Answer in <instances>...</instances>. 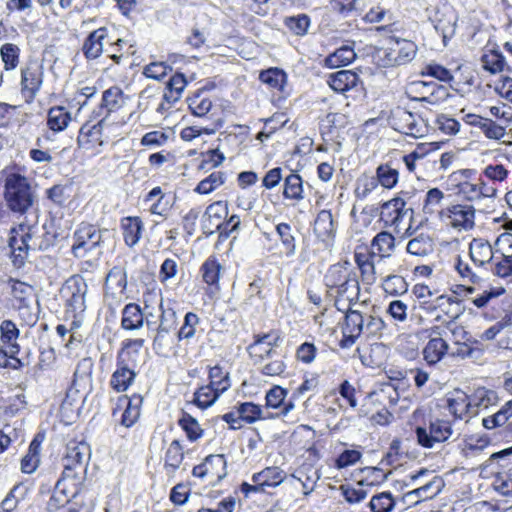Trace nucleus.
Returning <instances> with one entry per match:
<instances>
[{
  "instance_id": "44",
  "label": "nucleus",
  "mask_w": 512,
  "mask_h": 512,
  "mask_svg": "<svg viewBox=\"0 0 512 512\" xmlns=\"http://www.w3.org/2000/svg\"><path fill=\"white\" fill-rule=\"evenodd\" d=\"M174 339L171 331L156 328L153 338V349L158 355H167L173 347Z\"/></svg>"
},
{
  "instance_id": "16",
  "label": "nucleus",
  "mask_w": 512,
  "mask_h": 512,
  "mask_svg": "<svg viewBox=\"0 0 512 512\" xmlns=\"http://www.w3.org/2000/svg\"><path fill=\"white\" fill-rule=\"evenodd\" d=\"M228 206L225 201H216L210 204L203 215L202 228L204 233L212 234L217 230L223 218L227 217Z\"/></svg>"
},
{
  "instance_id": "2",
  "label": "nucleus",
  "mask_w": 512,
  "mask_h": 512,
  "mask_svg": "<svg viewBox=\"0 0 512 512\" xmlns=\"http://www.w3.org/2000/svg\"><path fill=\"white\" fill-rule=\"evenodd\" d=\"M144 343V339H129L123 342V347L117 356L116 370L110 379V386L116 392H125L134 383L137 372L136 359L132 354H137Z\"/></svg>"
},
{
  "instance_id": "1",
  "label": "nucleus",
  "mask_w": 512,
  "mask_h": 512,
  "mask_svg": "<svg viewBox=\"0 0 512 512\" xmlns=\"http://www.w3.org/2000/svg\"><path fill=\"white\" fill-rule=\"evenodd\" d=\"M91 457L89 444L84 440H70L62 458L63 472L61 478L71 481L74 486L72 496H77L85 479L87 466Z\"/></svg>"
},
{
  "instance_id": "10",
  "label": "nucleus",
  "mask_w": 512,
  "mask_h": 512,
  "mask_svg": "<svg viewBox=\"0 0 512 512\" xmlns=\"http://www.w3.org/2000/svg\"><path fill=\"white\" fill-rule=\"evenodd\" d=\"M66 297V307L74 316L81 314L86 309L85 295L87 284L80 278L69 279L62 289Z\"/></svg>"
},
{
  "instance_id": "37",
  "label": "nucleus",
  "mask_w": 512,
  "mask_h": 512,
  "mask_svg": "<svg viewBox=\"0 0 512 512\" xmlns=\"http://www.w3.org/2000/svg\"><path fill=\"white\" fill-rule=\"evenodd\" d=\"M187 85V80L182 73H176L173 75L166 85V90L163 94V99L168 104H173L177 102L182 92L184 91L185 87Z\"/></svg>"
},
{
  "instance_id": "22",
  "label": "nucleus",
  "mask_w": 512,
  "mask_h": 512,
  "mask_svg": "<svg viewBox=\"0 0 512 512\" xmlns=\"http://www.w3.org/2000/svg\"><path fill=\"white\" fill-rule=\"evenodd\" d=\"M447 408L449 412L458 419H462L465 415H476L477 409H474L471 398L462 391H457L453 397L447 399Z\"/></svg>"
},
{
  "instance_id": "7",
  "label": "nucleus",
  "mask_w": 512,
  "mask_h": 512,
  "mask_svg": "<svg viewBox=\"0 0 512 512\" xmlns=\"http://www.w3.org/2000/svg\"><path fill=\"white\" fill-rule=\"evenodd\" d=\"M253 338V342L247 347V352L255 365L272 358L276 353L275 348L281 342V337L277 332L256 334Z\"/></svg>"
},
{
  "instance_id": "3",
  "label": "nucleus",
  "mask_w": 512,
  "mask_h": 512,
  "mask_svg": "<svg viewBox=\"0 0 512 512\" xmlns=\"http://www.w3.org/2000/svg\"><path fill=\"white\" fill-rule=\"evenodd\" d=\"M4 199L12 212L25 214L33 207L36 195L27 177L10 173L4 181Z\"/></svg>"
},
{
  "instance_id": "31",
  "label": "nucleus",
  "mask_w": 512,
  "mask_h": 512,
  "mask_svg": "<svg viewBox=\"0 0 512 512\" xmlns=\"http://www.w3.org/2000/svg\"><path fill=\"white\" fill-rule=\"evenodd\" d=\"M123 399L127 405L122 413L121 425L129 428L132 427L140 417V407L143 402V397L140 394H133L130 398L126 396Z\"/></svg>"
},
{
  "instance_id": "41",
  "label": "nucleus",
  "mask_w": 512,
  "mask_h": 512,
  "mask_svg": "<svg viewBox=\"0 0 512 512\" xmlns=\"http://www.w3.org/2000/svg\"><path fill=\"white\" fill-rule=\"evenodd\" d=\"M283 196L297 201L303 199V181L300 175L290 173L285 178Z\"/></svg>"
},
{
  "instance_id": "29",
  "label": "nucleus",
  "mask_w": 512,
  "mask_h": 512,
  "mask_svg": "<svg viewBox=\"0 0 512 512\" xmlns=\"http://www.w3.org/2000/svg\"><path fill=\"white\" fill-rule=\"evenodd\" d=\"M448 343L441 337H432L423 349V358L428 365L440 362L448 351Z\"/></svg>"
},
{
  "instance_id": "45",
  "label": "nucleus",
  "mask_w": 512,
  "mask_h": 512,
  "mask_svg": "<svg viewBox=\"0 0 512 512\" xmlns=\"http://www.w3.org/2000/svg\"><path fill=\"white\" fill-rule=\"evenodd\" d=\"M259 79L271 88L283 91L286 84L287 75L283 70L279 68H270L268 70L262 71L259 75Z\"/></svg>"
},
{
  "instance_id": "4",
  "label": "nucleus",
  "mask_w": 512,
  "mask_h": 512,
  "mask_svg": "<svg viewBox=\"0 0 512 512\" xmlns=\"http://www.w3.org/2000/svg\"><path fill=\"white\" fill-rule=\"evenodd\" d=\"M9 246L12 250L13 264L17 267H21L25 263L29 251H40L47 248L38 235V228L26 223H20L11 228Z\"/></svg>"
},
{
  "instance_id": "43",
  "label": "nucleus",
  "mask_w": 512,
  "mask_h": 512,
  "mask_svg": "<svg viewBox=\"0 0 512 512\" xmlns=\"http://www.w3.org/2000/svg\"><path fill=\"white\" fill-rule=\"evenodd\" d=\"M184 459L183 447L178 440H173L165 453V467L170 472H175Z\"/></svg>"
},
{
  "instance_id": "9",
  "label": "nucleus",
  "mask_w": 512,
  "mask_h": 512,
  "mask_svg": "<svg viewBox=\"0 0 512 512\" xmlns=\"http://www.w3.org/2000/svg\"><path fill=\"white\" fill-rule=\"evenodd\" d=\"M106 125V116L100 118L96 124H84L77 137V144L79 148L93 153H99L101 148L100 146L104 144L103 130Z\"/></svg>"
},
{
  "instance_id": "63",
  "label": "nucleus",
  "mask_w": 512,
  "mask_h": 512,
  "mask_svg": "<svg viewBox=\"0 0 512 512\" xmlns=\"http://www.w3.org/2000/svg\"><path fill=\"white\" fill-rule=\"evenodd\" d=\"M70 187L67 185L56 184L46 190L47 198L55 205L62 207L69 198Z\"/></svg>"
},
{
  "instance_id": "18",
  "label": "nucleus",
  "mask_w": 512,
  "mask_h": 512,
  "mask_svg": "<svg viewBox=\"0 0 512 512\" xmlns=\"http://www.w3.org/2000/svg\"><path fill=\"white\" fill-rule=\"evenodd\" d=\"M74 486L71 485V481L60 478L55 486V491L47 502L48 512H57L65 504L69 503L71 499L76 496H72Z\"/></svg>"
},
{
  "instance_id": "57",
  "label": "nucleus",
  "mask_w": 512,
  "mask_h": 512,
  "mask_svg": "<svg viewBox=\"0 0 512 512\" xmlns=\"http://www.w3.org/2000/svg\"><path fill=\"white\" fill-rule=\"evenodd\" d=\"M497 399L495 391L485 388L477 389L471 398L474 409L477 410L479 408H488L489 406L496 404Z\"/></svg>"
},
{
  "instance_id": "61",
  "label": "nucleus",
  "mask_w": 512,
  "mask_h": 512,
  "mask_svg": "<svg viewBox=\"0 0 512 512\" xmlns=\"http://www.w3.org/2000/svg\"><path fill=\"white\" fill-rule=\"evenodd\" d=\"M208 470L211 469L209 475L222 479L226 476V459L224 455H209L205 458Z\"/></svg>"
},
{
  "instance_id": "54",
  "label": "nucleus",
  "mask_w": 512,
  "mask_h": 512,
  "mask_svg": "<svg viewBox=\"0 0 512 512\" xmlns=\"http://www.w3.org/2000/svg\"><path fill=\"white\" fill-rule=\"evenodd\" d=\"M209 385L200 387L194 394V402L202 409L211 406L221 395Z\"/></svg>"
},
{
  "instance_id": "56",
  "label": "nucleus",
  "mask_w": 512,
  "mask_h": 512,
  "mask_svg": "<svg viewBox=\"0 0 512 512\" xmlns=\"http://www.w3.org/2000/svg\"><path fill=\"white\" fill-rule=\"evenodd\" d=\"M378 182L387 189L395 187L398 182V170L391 168L389 165H380L376 170Z\"/></svg>"
},
{
  "instance_id": "32",
  "label": "nucleus",
  "mask_w": 512,
  "mask_h": 512,
  "mask_svg": "<svg viewBox=\"0 0 512 512\" xmlns=\"http://www.w3.org/2000/svg\"><path fill=\"white\" fill-rule=\"evenodd\" d=\"M223 267L215 256L208 257L200 267L203 281L212 287L218 288Z\"/></svg>"
},
{
  "instance_id": "24",
  "label": "nucleus",
  "mask_w": 512,
  "mask_h": 512,
  "mask_svg": "<svg viewBox=\"0 0 512 512\" xmlns=\"http://www.w3.org/2000/svg\"><path fill=\"white\" fill-rule=\"evenodd\" d=\"M395 249L394 236L386 231L378 233L371 242V257H377L378 262L391 256Z\"/></svg>"
},
{
  "instance_id": "13",
  "label": "nucleus",
  "mask_w": 512,
  "mask_h": 512,
  "mask_svg": "<svg viewBox=\"0 0 512 512\" xmlns=\"http://www.w3.org/2000/svg\"><path fill=\"white\" fill-rule=\"evenodd\" d=\"M128 100L129 96L125 95L120 87L112 86L103 92L100 107L94 113L100 118L106 116L107 120L110 113L124 107Z\"/></svg>"
},
{
  "instance_id": "46",
  "label": "nucleus",
  "mask_w": 512,
  "mask_h": 512,
  "mask_svg": "<svg viewBox=\"0 0 512 512\" xmlns=\"http://www.w3.org/2000/svg\"><path fill=\"white\" fill-rule=\"evenodd\" d=\"M482 67L491 74L505 70V57L499 51L492 50L481 57Z\"/></svg>"
},
{
  "instance_id": "30",
  "label": "nucleus",
  "mask_w": 512,
  "mask_h": 512,
  "mask_svg": "<svg viewBox=\"0 0 512 512\" xmlns=\"http://www.w3.org/2000/svg\"><path fill=\"white\" fill-rule=\"evenodd\" d=\"M144 324V314L136 303L125 305L122 311L121 326L125 330H138Z\"/></svg>"
},
{
  "instance_id": "38",
  "label": "nucleus",
  "mask_w": 512,
  "mask_h": 512,
  "mask_svg": "<svg viewBox=\"0 0 512 512\" xmlns=\"http://www.w3.org/2000/svg\"><path fill=\"white\" fill-rule=\"evenodd\" d=\"M41 441L34 438L28 447L26 455L21 460V471L26 474H32L36 471L40 463Z\"/></svg>"
},
{
  "instance_id": "20",
  "label": "nucleus",
  "mask_w": 512,
  "mask_h": 512,
  "mask_svg": "<svg viewBox=\"0 0 512 512\" xmlns=\"http://www.w3.org/2000/svg\"><path fill=\"white\" fill-rule=\"evenodd\" d=\"M430 19L433 22L435 30L442 36L444 43L455 34L456 17L450 9L444 11L438 9Z\"/></svg>"
},
{
  "instance_id": "64",
  "label": "nucleus",
  "mask_w": 512,
  "mask_h": 512,
  "mask_svg": "<svg viewBox=\"0 0 512 512\" xmlns=\"http://www.w3.org/2000/svg\"><path fill=\"white\" fill-rule=\"evenodd\" d=\"M510 254L502 255L499 261L493 263L492 272L502 278L512 275V244L509 245Z\"/></svg>"
},
{
  "instance_id": "19",
  "label": "nucleus",
  "mask_w": 512,
  "mask_h": 512,
  "mask_svg": "<svg viewBox=\"0 0 512 512\" xmlns=\"http://www.w3.org/2000/svg\"><path fill=\"white\" fill-rule=\"evenodd\" d=\"M107 36L108 31L105 27L96 29L87 36L82 46V52L86 59H97L103 53L104 40Z\"/></svg>"
},
{
  "instance_id": "50",
  "label": "nucleus",
  "mask_w": 512,
  "mask_h": 512,
  "mask_svg": "<svg viewBox=\"0 0 512 512\" xmlns=\"http://www.w3.org/2000/svg\"><path fill=\"white\" fill-rule=\"evenodd\" d=\"M384 291L390 295H402L407 292L408 284L400 275H387L382 280Z\"/></svg>"
},
{
  "instance_id": "62",
  "label": "nucleus",
  "mask_w": 512,
  "mask_h": 512,
  "mask_svg": "<svg viewBox=\"0 0 512 512\" xmlns=\"http://www.w3.org/2000/svg\"><path fill=\"white\" fill-rule=\"evenodd\" d=\"M413 117L414 114H412L411 112L407 111L404 108L397 107L391 113L390 123L396 131L402 133L405 130V128H407V125L409 124Z\"/></svg>"
},
{
  "instance_id": "11",
  "label": "nucleus",
  "mask_w": 512,
  "mask_h": 512,
  "mask_svg": "<svg viewBox=\"0 0 512 512\" xmlns=\"http://www.w3.org/2000/svg\"><path fill=\"white\" fill-rule=\"evenodd\" d=\"M365 315L358 310L348 309L345 315V324L342 328L343 338L340 341L342 348L352 347L364 332Z\"/></svg>"
},
{
  "instance_id": "40",
  "label": "nucleus",
  "mask_w": 512,
  "mask_h": 512,
  "mask_svg": "<svg viewBox=\"0 0 512 512\" xmlns=\"http://www.w3.org/2000/svg\"><path fill=\"white\" fill-rule=\"evenodd\" d=\"M199 324V316L194 312H187L184 316L183 323L176 334L178 341H189L195 337Z\"/></svg>"
},
{
  "instance_id": "34",
  "label": "nucleus",
  "mask_w": 512,
  "mask_h": 512,
  "mask_svg": "<svg viewBox=\"0 0 512 512\" xmlns=\"http://www.w3.org/2000/svg\"><path fill=\"white\" fill-rule=\"evenodd\" d=\"M356 58L354 48L349 45H344L325 58V65L328 68H338L347 66L352 63Z\"/></svg>"
},
{
  "instance_id": "14",
  "label": "nucleus",
  "mask_w": 512,
  "mask_h": 512,
  "mask_svg": "<svg viewBox=\"0 0 512 512\" xmlns=\"http://www.w3.org/2000/svg\"><path fill=\"white\" fill-rule=\"evenodd\" d=\"M446 216L457 230H470L475 225V209L471 205L456 204L449 207Z\"/></svg>"
},
{
  "instance_id": "23",
  "label": "nucleus",
  "mask_w": 512,
  "mask_h": 512,
  "mask_svg": "<svg viewBox=\"0 0 512 512\" xmlns=\"http://www.w3.org/2000/svg\"><path fill=\"white\" fill-rule=\"evenodd\" d=\"M120 227L125 244L129 247L137 245L144 230V224L141 218L137 216L124 217L121 220Z\"/></svg>"
},
{
  "instance_id": "27",
  "label": "nucleus",
  "mask_w": 512,
  "mask_h": 512,
  "mask_svg": "<svg viewBox=\"0 0 512 512\" xmlns=\"http://www.w3.org/2000/svg\"><path fill=\"white\" fill-rule=\"evenodd\" d=\"M314 233L318 239L325 242L335 236V225L332 213L329 210H321L314 221Z\"/></svg>"
},
{
  "instance_id": "58",
  "label": "nucleus",
  "mask_w": 512,
  "mask_h": 512,
  "mask_svg": "<svg viewBox=\"0 0 512 512\" xmlns=\"http://www.w3.org/2000/svg\"><path fill=\"white\" fill-rule=\"evenodd\" d=\"M433 81H413L407 87V96L414 101L424 102L429 94Z\"/></svg>"
},
{
  "instance_id": "60",
  "label": "nucleus",
  "mask_w": 512,
  "mask_h": 512,
  "mask_svg": "<svg viewBox=\"0 0 512 512\" xmlns=\"http://www.w3.org/2000/svg\"><path fill=\"white\" fill-rule=\"evenodd\" d=\"M404 207L405 200L402 197H395L383 203L380 213L381 220L387 225L393 219V216Z\"/></svg>"
},
{
  "instance_id": "48",
  "label": "nucleus",
  "mask_w": 512,
  "mask_h": 512,
  "mask_svg": "<svg viewBox=\"0 0 512 512\" xmlns=\"http://www.w3.org/2000/svg\"><path fill=\"white\" fill-rule=\"evenodd\" d=\"M276 232L285 248L286 256H293L296 252V241L291 226L287 223H279L276 226Z\"/></svg>"
},
{
  "instance_id": "21",
  "label": "nucleus",
  "mask_w": 512,
  "mask_h": 512,
  "mask_svg": "<svg viewBox=\"0 0 512 512\" xmlns=\"http://www.w3.org/2000/svg\"><path fill=\"white\" fill-rule=\"evenodd\" d=\"M469 255L473 263L479 267L491 264L495 258L492 246L482 238H474L470 242Z\"/></svg>"
},
{
  "instance_id": "17",
  "label": "nucleus",
  "mask_w": 512,
  "mask_h": 512,
  "mask_svg": "<svg viewBox=\"0 0 512 512\" xmlns=\"http://www.w3.org/2000/svg\"><path fill=\"white\" fill-rule=\"evenodd\" d=\"M335 306L340 310L339 305L342 301H347L348 306L356 303L360 296V287L356 273L347 278L335 291Z\"/></svg>"
},
{
  "instance_id": "49",
  "label": "nucleus",
  "mask_w": 512,
  "mask_h": 512,
  "mask_svg": "<svg viewBox=\"0 0 512 512\" xmlns=\"http://www.w3.org/2000/svg\"><path fill=\"white\" fill-rule=\"evenodd\" d=\"M178 425L185 431L187 438L194 442L203 435L198 421L188 413H183L182 417L178 420Z\"/></svg>"
},
{
  "instance_id": "53",
  "label": "nucleus",
  "mask_w": 512,
  "mask_h": 512,
  "mask_svg": "<svg viewBox=\"0 0 512 512\" xmlns=\"http://www.w3.org/2000/svg\"><path fill=\"white\" fill-rule=\"evenodd\" d=\"M225 174L223 172H213L207 178L199 182L195 188V192L199 194H209L225 182Z\"/></svg>"
},
{
  "instance_id": "51",
  "label": "nucleus",
  "mask_w": 512,
  "mask_h": 512,
  "mask_svg": "<svg viewBox=\"0 0 512 512\" xmlns=\"http://www.w3.org/2000/svg\"><path fill=\"white\" fill-rule=\"evenodd\" d=\"M369 507L372 512H391L395 507V500L390 492H382L371 498Z\"/></svg>"
},
{
  "instance_id": "26",
  "label": "nucleus",
  "mask_w": 512,
  "mask_h": 512,
  "mask_svg": "<svg viewBox=\"0 0 512 512\" xmlns=\"http://www.w3.org/2000/svg\"><path fill=\"white\" fill-rule=\"evenodd\" d=\"M444 481L439 476H434L426 484L407 492L403 498H415V503L436 497L443 489Z\"/></svg>"
},
{
  "instance_id": "39",
  "label": "nucleus",
  "mask_w": 512,
  "mask_h": 512,
  "mask_svg": "<svg viewBox=\"0 0 512 512\" xmlns=\"http://www.w3.org/2000/svg\"><path fill=\"white\" fill-rule=\"evenodd\" d=\"M1 340L3 343L8 344L10 357L19 353V345L16 340L19 336V330L16 325L10 320H4L0 326Z\"/></svg>"
},
{
  "instance_id": "52",
  "label": "nucleus",
  "mask_w": 512,
  "mask_h": 512,
  "mask_svg": "<svg viewBox=\"0 0 512 512\" xmlns=\"http://www.w3.org/2000/svg\"><path fill=\"white\" fill-rule=\"evenodd\" d=\"M105 285L111 289L125 290L127 286L125 269L121 266H114L106 276Z\"/></svg>"
},
{
  "instance_id": "28",
  "label": "nucleus",
  "mask_w": 512,
  "mask_h": 512,
  "mask_svg": "<svg viewBox=\"0 0 512 512\" xmlns=\"http://www.w3.org/2000/svg\"><path fill=\"white\" fill-rule=\"evenodd\" d=\"M285 476V472L279 467H266L252 476V482L260 485L265 492L267 487H276L280 485L284 481Z\"/></svg>"
},
{
  "instance_id": "33",
  "label": "nucleus",
  "mask_w": 512,
  "mask_h": 512,
  "mask_svg": "<svg viewBox=\"0 0 512 512\" xmlns=\"http://www.w3.org/2000/svg\"><path fill=\"white\" fill-rule=\"evenodd\" d=\"M434 250L433 239L425 233H420L416 237L410 239L406 246V251L414 256L424 257L432 253Z\"/></svg>"
},
{
  "instance_id": "25",
  "label": "nucleus",
  "mask_w": 512,
  "mask_h": 512,
  "mask_svg": "<svg viewBox=\"0 0 512 512\" xmlns=\"http://www.w3.org/2000/svg\"><path fill=\"white\" fill-rule=\"evenodd\" d=\"M71 121V112L64 106H53L47 112L46 125L53 133L64 131Z\"/></svg>"
},
{
  "instance_id": "15",
  "label": "nucleus",
  "mask_w": 512,
  "mask_h": 512,
  "mask_svg": "<svg viewBox=\"0 0 512 512\" xmlns=\"http://www.w3.org/2000/svg\"><path fill=\"white\" fill-rule=\"evenodd\" d=\"M328 85L335 92L346 95L347 92L358 90L362 84L359 76L350 70H340L329 75Z\"/></svg>"
},
{
  "instance_id": "35",
  "label": "nucleus",
  "mask_w": 512,
  "mask_h": 512,
  "mask_svg": "<svg viewBox=\"0 0 512 512\" xmlns=\"http://www.w3.org/2000/svg\"><path fill=\"white\" fill-rule=\"evenodd\" d=\"M3 285L7 293L21 304H24L30 298L33 291L32 286L12 277L3 281Z\"/></svg>"
},
{
  "instance_id": "36",
  "label": "nucleus",
  "mask_w": 512,
  "mask_h": 512,
  "mask_svg": "<svg viewBox=\"0 0 512 512\" xmlns=\"http://www.w3.org/2000/svg\"><path fill=\"white\" fill-rule=\"evenodd\" d=\"M353 272L340 264L332 265L324 276V283L328 291L333 295V291L337 289Z\"/></svg>"
},
{
  "instance_id": "6",
  "label": "nucleus",
  "mask_w": 512,
  "mask_h": 512,
  "mask_svg": "<svg viewBox=\"0 0 512 512\" xmlns=\"http://www.w3.org/2000/svg\"><path fill=\"white\" fill-rule=\"evenodd\" d=\"M418 443L424 448H432L436 443L447 441L453 435L449 421L435 419L428 427H417L415 430Z\"/></svg>"
},
{
  "instance_id": "59",
  "label": "nucleus",
  "mask_w": 512,
  "mask_h": 512,
  "mask_svg": "<svg viewBox=\"0 0 512 512\" xmlns=\"http://www.w3.org/2000/svg\"><path fill=\"white\" fill-rule=\"evenodd\" d=\"M237 408L242 421L246 423L252 424L263 418L261 407L252 402L240 403Z\"/></svg>"
},
{
  "instance_id": "8",
  "label": "nucleus",
  "mask_w": 512,
  "mask_h": 512,
  "mask_svg": "<svg viewBox=\"0 0 512 512\" xmlns=\"http://www.w3.org/2000/svg\"><path fill=\"white\" fill-rule=\"evenodd\" d=\"M43 67L36 61L21 69V95L26 103H32L43 83Z\"/></svg>"
},
{
  "instance_id": "42",
  "label": "nucleus",
  "mask_w": 512,
  "mask_h": 512,
  "mask_svg": "<svg viewBox=\"0 0 512 512\" xmlns=\"http://www.w3.org/2000/svg\"><path fill=\"white\" fill-rule=\"evenodd\" d=\"M159 310L160 316L159 324L157 327L171 332L175 331L178 325V316L175 309L171 307L169 303L165 304L161 298Z\"/></svg>"
},
{
  "instance_id": "12",
  "label": "nucleus",
  "mask_w": 512,
  "mask_h": 512,
  "mask_svg": "<svg viewBox=\"0 0 512 512\" xmlns=\"http://www.w3.org/2000/svg\"><path fill=\"white\" fill-rule=\"evenodd\" d=\"M417 50V45L410 40H396L395 47L385 51V65L400 66L408 64L415 58Z\"/></svg>"
},
{
  "instance_id": "55",
  "label": "nucleus",
  "mask_w": 512,
  "mask_h": 512,
  "mask_svg": "<svg viewBox=\"0 0 512 512\" xmlns=\"http://www.w3.org/2000/svg\"><path fill=\"white\" fill-rule=\"evenodd\" d=\"M1 58L6 70L15 69L19 63L20 49L12 43H5L0 48Z\"/></svg>"
},
{
  "instance_id": "5",
  "label": "nucleus",
  "mask_w": 512,
  "mask_h": 512,
  "mask_svg": "<svg viewBox=\"0 0 512 512\" xmlns=\"http://www.w3.org/2000/svg\"><path fill=\"white\" fill-rule=\"evenodd\" d=\"M107 229H99L88 223H81L73 234L72 254L76 258H85L89 254H102Z\"/></svg>"
},
{
  "instance_id": "47",
  "label": "nucleus",
  "mask_w": 512,
  "mask_h": 512,
  "mask_svg": "<svg viewBox=\"0 0 512 512\" xmlns=\"http://www.w3.org/2000/svg\"><path fill=\"white\" fill-rule=\"evenodd\" d=\"M209 379L210 383L208 385L217 392L223 393L230 387L229 373L225 372L219 365L209 369Z\"/></svg>"
}]
</instances>
